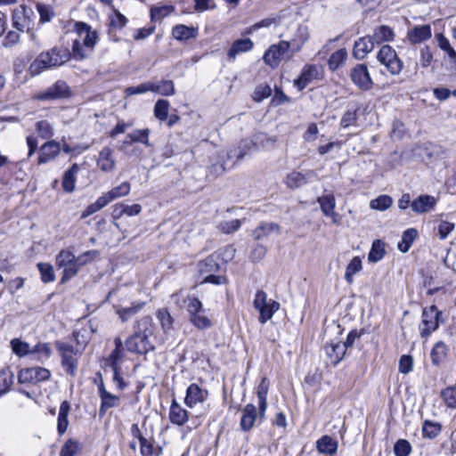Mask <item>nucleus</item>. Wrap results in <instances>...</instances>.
<instances>
[{"label": "nucleus", "instance_id": "obj_36", "mask_svg": "<svg viewBox=\"0 0 456 456\" xmlns=\"http://www.w3.org/2000/svg\"><path fill=\"white\" fill-rule=\"evenodd\" d=\"M448 346L443 342L436 343L431 350L430 357L434 365H439L447 357Z\"/></svg>", "mask_w": 456, "mask_h": 456}, {"label": "nucleus", "instance_id": "obj_38", "mask_svg": "<svg viewBox=\"0 0 456 456\" xmlns=\"http://www.w3.org/2000/svg\"><path fill=\"white\" fill-rule=\"evenodd\" d=\"M347 59V52L345 48L333 53L328 60L329 69L332 71L337 70L343 66Z\"/></svg>", "mask_w": 456, "mask_h": 456}, {"label": "nucleus", "instance_id": "obj_6", "mask_svg": "<svg viewBox=\"0 0 456 456\" xmlns=\"http://www.w3.org/2000/svg\"><path fill=\"white\" fill-rule=\"evenodd\" d=\"M36 14L32 8L21 4L12 11V27L19 32L29 31L35 24Z\"/></svg>", "mask_w": 456, "mask_h": 456}, {"label": "nucleus", "instance_id": "obj_24", "mask_svg": "<svg viewBox=\"0 0 456 456\" xmlns=\"http://www.w3.org/2000/svg\"><path fill=\"white\" fill-rule=\"evenodd\" d=\"M338 447V441L328 435L322 436L316 441V449L322 454L334 456Z\"/></svg>", "mask_w": 456, "mask_h": 456}, {"label": "nucleus", "instance_id": "obj_48", "mask_svg": "<svg viewBox=\"0 0 456 456\" xmlns=\"http://www.w3.org/2000/svg\"><path fill=\"white\" fill-rule=\"evenodd\" d=\"M151 92H158L164 96L175 94V85L171 80H162L159 83H151Z\"/></svg>", "mask_w": 456, "mask_h": 456}, {"label": "nucleus", "instance_id": "obj_25", "mask_svg": "<svg viewBox=\"0 0 456 456\" xmlns=\"http://www.w3.org/2000/svg\"><path fill=\"white\" fill-rule=\"evenodd\" d=\"M371 40L375 45H380L385 42H392L395 39V32L389 26L380 25L374 28Z\"/></svg>", "mask_w": 456, "mask_h": 456}, {"label": "nucleus", "instance_id": "obj_12", "mask_svg": "<svg viewBox=\"0 0 456 456\" xmlns=\"http://www.w3.org/2000/svg\"><path fill=\"white\" fill-rule=\"evenodd\" d=\"M98 394L101 398L99 415L104 416L107 410L118 407L120 403L119 396L108 392L102 381L98 385Z\"/></svg>", "mask_w": 456, "mask_h": 456}, {"label": "nucleus", "instance_id": "obj_4", "mask_svg": "<svg viewBox=\"0 0 456 456\" xmlns=\"http://www.w3.org/2000/svg\"><path fill=\"white\" fill-rule=\"evenodd\" d=\"M55 346L61 354L63 369L69 375L75 376L81 350L59 340L55 341Z\"/></svg>", "mask_w": 456, "mask_h": 456}, {"label": "nucleus", "instance_id": "obj_50", "mask_svg": "<svg viewBox=\"0 0 456 456\" xmlns=\"http://www.w3.org/2000/svg\"><path fill=\"white\" fill-rule=\"evenodd\" d=\"M393 205V199L388 195H380L370 201V208L374 210L385 211Z\"/></svg>", "mask_w": 456, "mask_h": 456}, {"label": "nucleus", "instance_id": "obj_43", "mask_svg": "<svg viewBox=\"0 0 456 456\" xmlns=\"http://www.w3.org/2000/svg\"><path fill=\"white\" fill-rule=\"evenodd\" d=\"M362 268V259L359 256H354L347 265L346 269L345 280L346 282L352 284L354 281V276L358 273Z\"/></svg>", "mask_w": 456, "mask_h": 456}, {"label": "nucleus", "instance_id": "obj_53", "mask_svg": "<svg viewBox=\"0 0 456 456\" xmlns=\"http://www.w3.org/2000/svg\"><path fill=\"white\" fill-rule=\"evenodd\" d=\"M151 130L149 128L145 129H138L126 135L127 138L131 140L133 142H141L144 145L151 147V143L149 142V134Z\"/></svg>", "mask_w": 456, "mask_h": 456}, {"label": "nucleus", "instance_id": "obj_62", "mask_svg": "<svg viewBox=\"0 0 456 456\" xmlns=\"http://www.w3.org/2000/svg\"><path fill=\"white\" fill-rule=\"evenodd\" d=\"M357 118V109L353 110H348L343 114L340 119V126L346 128L350 126H354L356 125Z\"/></svg>", "mask_w": 456, "mask_h": 456}, {"label": "nucleus", "instance_id": "obj_57", "mask_svg": "<svg viewBox=\"0 0 456 456\" xmlns=\"http://www.w3.org/2000/svg\"><path fill=\"white\" fill-rule=\"evenodd\" d=\"M36 131L42 139H49L53 135V127L46 120H40L36 124Z\"/></svg>", "mask_w": 456, "mask_h": 456}, {"label": "nucleus", "instance_id": "obj_37", "mask_svg": "<svg viewBox=\"0 0 456 456\" xmlns=\"http://www.w3.org/2000/svg\"><path fill=\"white\" fill-rule=\"evenodd\" d=\"M280 304L274 300L270 299L262 308L257 310L259 312L258 321L264 324L269 321L273 315L279 310Z\"/></svg>", "mask_w": 456, "mask_h": 456}, {"label": "nucleus", "instance_id": "obj_17", "mask_svg": "<svg viewBox=\"0 0 456 456\" xmlns=\"http://www.w3.org/2000/svg\"><path fill=\"white\" fill-rule=\"evenodd\" d=\"M113 150L110 147H104L99 152L97 159V167L105 173H110L115 169L116 161L113 157Z\"/></svg>", "mask_w": 456, "mask_h": 456}, {"label": "nucleus", "instance_id": "obj_55", "mask_svg": "<svg viewBox=\"0 0 456 456\" xmlns=\"http://www.w3.org/2000/svg\"><path fill=\"white\" fill-rule=\"evenodd\" d=\"M37 268L41 275V280L45 283L52 282L55 280L53 267L47 263H38Z\"/></svg>", "mask_w": 456, "mask_h": 456}, {"label": "nucleus", "instance_id": "obj_14", "mask_svg": "<svg viewBox=\"0 0 456 456\" xmlns=\"http://www.w3.org/2000/svg\"><path fill=\"white\" fill-rule=\"evenodd\" d=\"M208 396V390L202 389L198 384L192 383L186 389L184 403L192 408L196 404L205 402Z\"/></svg>", "mask_w": 456, "mask_h": 456}, {"label": "nucleus", "instance_id": "obj_21", "mask_svg": "<svg viewBox=\"0 0 456 456\" xmlns=\"http://www.w3.org/2000/svg\"><path fill=\"white\" fill-rule=\"evenodd\" d=\"M375 44L370 36L360 37L354 42L353 55L358 60H362L374 49Z\"/></svg>", "mask_w": 456, "mask_h": 456}, {"label": "nucleus", "instance_id": "obj_20", "mask_svg": "<svg viewBox=\"0 0 456 456\" xmlns=\"http://www.w3.org/2000/svg\"><path fill=\"white\" fill-rule=\"evenodd\" d=\"M53 62L48 52L41 53L30 64L28 71L31 76H37L46 69L56 67Z\"/></svg>", "mask_w": 456, "mask_h": 456}, {"label": "nucleus", "instance_id": "obj_56", "mask_svg": "<svg viewBox=\"0 0 456 456\" xmlns=\"http://www.w3.org/2000/svg\"><path fill=\"white\" fill-rule=\"evenodd\" d=\"M81 446L79 442L74 439H69L62 445L60 456H76Z\"/></svg>", "mask_w": 456, "mask_h": 456}, {"label": "nucleus", "instance_id": "obj_2", "mask_svg": "<svg viewBox=\"0 0 456 456\" xmlns=\"http://www.w3.org/2000/svg\"><path fill=\"white\" fill-rule=\"evenodd\" d=\"M97 251L88 250L76 256L71 251L61 249L56 256V265L63 269L62 281L77 275L81 266L87 263V256H95Z\"/></svg>", "mask_w": 456, "mask_h": 456}, {"label": "nucleus", "instance_id": "obj_54", "mask_svg": "<svg viewBox=\"0 0 456 456\" xmlns=\"http://www.w3.org/2000/svg\"><path fill=\"white\" fill-rule=\"evenodd\" d=\"M11 346L15 354L20 357L25 355H28L30 357L32 347H30L28 343L14 338L11 341Z\"/></svg>", "mask_w": 456, "mask_h": 456}, {"label": "nucleus", "instance_id": "obj_58", "mask_svg": "<svg viewBox=\"0 0 456 456\" xmlns=\"http://www.w3.org/2000/svg\"><path fill=\"white\" fill-rule=\"evenodd\" d=\"M131 190V185L128 182H124L118 186L112 188L108 191L109 198L112 200L129 194Z\"/></svg>", "mask_w": 456, "mask_h": 456}, {"label": "nucleus", "instance_id": "obj_22", "mask_svg": "<svg viewBox=\"0 0 456 456\" xmlns=\"http://www.w3.org/2000/svg\"><path fill=\"white\" fill-rule=\"evenodd\" d=\"M324 351L330 363L336 365L344 358L346 350L340 341H331L325 345Z\"/></svg>", "mask_w": 456, "mask_h": 456}, {"label": "nucleus", "instance_id": "obj_42", "mask_svg": "<svg viewBox=\"0 0 456 456\" xmlns=\"http://www.w3.org/2000/svg\"><path fill=\"white\" fill-rule=\"evenodd\" d=\"M442 431V425L438 422L425 420L422 424L423 437L435 439Z\"/></svg>", "mask_w": 456, "mask_h": 456}, {"label": "nucleus", "instance_id": "obj_46", "mask_svg": "<svg viewBox=\"0 0 456 456\" xmlns=\"http://www.w3.org/2000/svg\"><path fill=\"white\" fill-rule=\"evenodd\" d=\"M317 202L324 216L332 214V211L335 210L336 200L333 194L322 195L317 199Z\"/></svg>", "mask_w": 456, "mask_h": 456}, {"label": "nucleus", "instance_id": "obj_19", "mask_svg": "<svg viewBox=\"0 0 456 456\" xmlns=\"http://www.w3.org/2000/svg\"><path fill=\"white\" fill-rule=\"evenodd\" d=\"M259 419L256 408L252 403H248L242 410V415L240 422V428L244 432H248L254 427L255 421Z\"/></svg>", "mask_w": 456, "mask_h": 456}, {"label": "nucleus", "instance_id": "obj_31", "mask_svg": "<svg viewBox=\"0 0 456 456\" xmlns=\"http://www.w3.org/2000/svg\"><path fill=\"white\" fill-rule=\"evenodd\" d=\"M273 232L281 233V228L277 224L262 223L253 231L252 236L256 240H259Z\"/></svg>", "mask_w": 456, "mask_h": 456}, {"label": "nucleus", "instance_id": "obj_3", "mask_svg": "<svg viewBox=\"0 0 456 456\" xmlns=\"http://www.w3.org/2000/svg\"><path fill=\"white\" fill-rule=\"evenodd\" d=\"M74 29L83 41V45L79 40H75L72 45L73 53L80 60L86 59L88 57V53L83 46L92 52L99 39L98 32L84 21H77L74 25Z\"/></svg>", "mask_w": 456, "mask_h": 456}, {"label": "nucleus", "instance_id": "obj_60", "mask_svg": "<svg viewBox=\"0 0 456 456\" xmlns=\"http://www.w3.org/2000/svg\"><path fill=\"white\" fill-rule=\"evenodd\" d=\"M441 397L448 407L456 408V387H446L441 392Z\"/></svg>", "mask_w": 456, "mask_h": 456}, {"label": "nucleus", "instance_id": "obj_32", "mask_svg": "<svg viewBox=\"0 0 456 456\" xmlns=\"http://www.w3.org/2000/svg\"><path fill=\"white\" fill-rule=\"evenodd\" d=\"M94 332V330L91 323H88L85 327L73 331V337L77 346L84 349L91 339V334Z\"/></svg>", "mask_w": 456, "mask_h": 456}, {"label": "nucleus", "instance_id": "obj_28", "mask_svg": "<svg viewBox=\"0 0 456 456\" xmlns=\"http://www.w3.org/2000/svg\"><path fill=\"white\" fill-rule=\"evenodd\" d=\"M53 350L49 343H37L31 349L30 359L33 361L45 362L52 355Z\"/></svg>", "mask_w": 456, "mask_h": 456}, {"label": "nucleus", "instance_id": "obj_49", "mask_svg": "<svg viewBox=\"0 0 456 456\" xmlns=\"http://www.w3.org/2000/svg\"><path fill=\"white\" fill-rule=\"evenodd\" d=\"M256 151H257V149L255 145L253 137L251 139H244L240 141L238 148V153H234V156H236L237 159H242L246 155Z\"/></svg>", "mask_w": 456, "mask_h": 456}, {"label": "nucleus", "instance_id": "obj_9", "mask_svg": "<svg viewBox=\"0 0 456 456\" xmlns=\"http://www.w3.org/2000/svg\"><path fill=\"white\" fill-rule=\"evenodd\" d=\"M352 82L362 91H369L373 86L369 69L365 64H357L350 71Z\"/></svg>", "mask_w": 456, "mask_h": 456}, {"label": "nucleus", "instance_id": "obj_63", "mask_svg": "<svg viewBox=\"0 0 456 456\" xmlns=\"http://www.w3.org/2000/svg\"><path fill=\"white\" fill-rule=\"evenodd\" d=\"M143 303L134 305L129 307H123L118 311L119 317L123 322H126L129 318L138 313V311L143 306Z\"/></svg>", "mask_w": 456, "mask_h": 456}, {"label": "nucleus", "instance_id": "obj_40", "mask_svg": "<svg viewBox=\"0 0 456 456\" xmlns=\"http://www.w3.org/2000/svg\"><path fill=\"white\" fill-rule=\"evenodd\" d=\"M255 145L258 150H271L274 147L276 139L265 133H258L253 135Z\"/></svg>", "mask_w": 456, "mask_h": 456}, {"label": "nucleus", "instance_id": "obj_10", "mask_svg": "<svg viewBox=\"0 0 456 456\" xmlns=\"http://www.w3.org/2000/svg\"><path fill=\"white\" fill-rule=\"evenodd\" d=\"M289 50V43L281 40L279 44L272 45L264 54V61L271 68H277L281 61L282 56Z\"/></svg>", "mask_w": 456, "mask_h": 456}, {"label": "nucleus", "instance_id": "obj_44", "mask_svg": "<svg viewBox=\"0 0 456 456\" xmlns=\"http://www.w3.org/2000/svg\"><path fill=\"white\" fill-rule=\"evenodd\" d=\"M385 244L380 240H376L372 242L371 248L368 254V260L372 263H377L385 256Z\"/></svg>", "mask_w": 456, "mask_h": 456}, {"label": "nucleus", "instance_id": "obj_5", "mask_svg": "<svg viewBox=\"0 0 456 456\" xmlns=\"http://www.w3.org/2000/svg\"><path fill=\"white\" fill-rule=\"evenodd\" d=\"M377 60L384 65L387 71L393 75H398L403 68V61L398 57L395 50L389 45H384L377 54Z\"/></svg>", "mask_w": 456, "mask_h": 456}, {"label": "nucleus", "instance_id": "obj_61", "mask_svg": "<svg viewBox=\"0 0 456 456\" xmlns=\"http://www.w3.org/2000/svg\"><path fill=\"white\" fill-rule=\"evenodd\" d=\"M140 449L142 456H158V452L154 447V441L152 440L141 438Z\"/></svg>", "mask_w": 456, "mask_h": 456}, {"label": "nucleus", "instance_id": "obj_11", "mask_svg": "<svg viewBox=\"0 0 456 456\" xmlns=\"http://www.w3.org/2000/svg\"><path fill=\"white\" fill-rule=\"evenodd\" d=\"M71 95L69 86L62 80L56 81L53 85L41 92L37 98L42 101H51L67 98Z\"/></svg>", "mask_w": 456, "mask_h": 456}, {"label": "nucleus", "instance_id": "obj_23", "mask_svg": "<svg viewBox=\"0 0 456 456\" xmlns=\"http://www.w3.org/2000/svg\"><path fill=\"white\" fill-rule=\"evenodd\" d=\"M269 384L270 383L268 379L265 377L262 379L256 389L259 409V420L265 419V414L267 408V395L269 390Z\"/></svg>", "mask_w": 456, "mask_h": 456}, {"label": "nucleus", "instance_id": "obj_30", "mask_svg": "<svg viewBox=\"0 0 456 456\" xmlns=\"http://www.w3.org/2000/svg\"><path fill=\"white\" fill-rule=\"evenodd\" d=\"M80 170V167L74 163L67 171H65L61 182L62 188L67 192H72L75 190L77 175Z\"/></svg>", "mask_w": 456, "mask_h": 456}, {"label": "nucleus", "instance_id": "obj_51", "mask_svg": "<svg viewBox=\"0 0 456 456\" xmlns=\"http://www.w3.org/2000/svg\"><path fill=\"white\" fill-rule=\"evenodd\" d=\"M190 322L200 330H206L212 326V322L205 314V312H197V314L190 315Z\"/></svg>", "mask_w": 456, "mask_h": 456}, {"label": "nucleus", "instance_id": "obj_47", "mask_svg": "<svg viewBox=\"0 0 456 456\" xmlns=\"http://www.w3.org/2000/svg\"><path fill=\"white\" fill-rule=\"evenodd\" d=\"M170 103L167 100L159 99L154 105V117L159 121H166L168 118Z\"/></svg>", "mask_w": 456, "mask_h": 456}, {"label": "nucleus", "instance_id": "obj_59", "mask_svg": "<svg viewBox=\"0 0 456 456\" xmlns=\"http://www.w3.org/2000/svg\"><path fill=\"white\" fill-rule=\"evenodd\" d=\"M411 450V445L406 439H399L394 445V452L395 456H409Z\"/></svg>", "mask_w": 456, "mask_h": 456}, {"label": "nucleus", "instance_id": "obj_18", "mask_svg": "<svg viewBox=\"0 0 456 456\" xmlns=\"http://www.w3.org/2000/svg\"><path fill=\"white\" fill-rule=\"evenodd\" d=\"M432 36L431 27L428 24L415 26L407 32V38L411 44H420L429 39Z\"/></svg>", "mask_w": 456, "mask_h": 456}, {"label": "nucleus", "instance_id": "obj_41", "mask_svg": "<svg viewBox=\"0 0 456 456\" xmlns=\"http://www.w3.org/2000/svg\"><path fill=\"white\" fill-rule=\"evenodd\" d=\"M199 272L201 275L216 273L219 270V265L214 256H209L198 265Z\"/></svg>", "mask_w": 456, "mask_h": 456}, {"label": "nucleus", "instance_id": "obj_26", "mask_svg": "<svg viewBox=\"0 0 456 456\" xmlns=\"http://www.w3.org/2000/svg\"><path fill=\"white\" fill-rule=\"evenodd\" d=\"M253 46L254 43L250 38L235 40L227 53L229 60H235L238 54L249 52Z\"/></svg>", "mask_w": 456, "mask_h": 456}, {"label": "nucleus", "instance_id": "obj_1", "mask_svg": "<svg viewBox=\"0 0 456 456\" xmlns=\"http://www.w3.org/2000/svg\"><path fill=\"white\" fill-rule=\"evenodd\" d=\"M154 324L152 318L143 316L134 327V331L125 342L127 351L139 354H146L149 351L154 349V346L149 340V337L153 335Z\"/></svg>", "mask_w": 456, "mask_h": 456}, {"label": "nucleus", "instance_id": "obj_7", "mask_svg": "<svg viewBox=\"0 0 456 456\" xmlns=\"http://www.w3.org/2000/svg\"><path fill=\"white\" fill-rule=\"evenodd\" d=\"M51 378V372L44 367H29L21 369L18 374V382L20 384L37 385L40 382L48 380Z\"/></svg>", "mask_w": 456, "mask_h": 456}, {"label": "nucleus", "instance_id": "obj_27", "mask_svg": "<svg viewBox=\"0 0 456 456\" xmlns=\"http://www.w3.org/2000/svg\"><path fill=\"white\" fill-rule=\"evenodd\" d=\"M188 411L174 400L169 410V419L176 426H183L188 420Z\"/></svg>", "mask_w": 456, "mask_h": 456}, {"label": "nucleus", "instance_id": "obj_29", "mask_svg": "<svg viewBox=\"0 0 456 456\" xmlns=\"http://www.w3.org/2000/svg\"><path fill=\"white\" fill-rule=\"evenodd\" d=\"M198 35V29L194 27H189L183 24L175 26L172 29V36L175 39L183 42L191 38H195Z\"/></svg>", "mask_w": 456, "mask_h": 456}, {"label": "nucleus", "instance_id": "obj_64", "mask_svg": "<svg viewBox=\"0 0 456 456\" xmlns=\"http://www.w3.org/2000/svg\"><path fill=\"white\" fill-rule=\"evenodd\" d=\"M453 223L441 220L436 227L437 234L441 240H444L454 229Z\"/></svg>", "mask_w": 456, "mask_h": 456}, {"label": "nucleus", "instance_id": "obj_16", "mask_svg": "<svg viewBox=\"0 0 456 456\" xmlns=\"http://www.w3.org/2000/svg\"><path fill=\"white\" fill-rule=\"evenodd\" d=\"M436 200L431 195H419L411 203V208L417 214L428 213L435 208Z\"/></svg>", "mask_w": 456, "mask_h": 456}, {"label": "nucleus", "instance_id": "obj_35", "mask_svg": "<svg viewBox=\"0 0 456 456\" xmlns=\"http://www.w3.org/2000/svg\"><path fill=\"white\" fill-rule=\"evenodd\" d=\"M417 237L418 231L415 228H409L405 230L403 232L401 241L398 242V249L403 253L408 252Z\"/></svg>", "mask_w": 456, "mask_h": 456}, {"label": "nucleus", "instance_id": "obj_45", "mask_svg": "<svg viewBox=\"0 0 456 456\" xmlns=\"http://www.w3.org/2000/svg\"><path fill=\"white\" fill-rule=\"evenodd\" d=\"M47 52L50 53V57L53 59V63L55 64V66H61L64 64L69 60L70 57V53L66 48L53 47Z\"/></svg>", "mask_w": 456, "mask_h": 456}, {"label": "nucleus", "instance_id": "obj_52", "mask_svg": "<svg viewBox=\"0 0 456 456\" xmlns=\"http://www.w3.org/2000/svg\"><path fill=\"white\" fill-rule=\"evenodd\" d=\"M307 183V179L305 175L300 172H291L286 177V184L290 189H296L303 186Z\"/></svg>", "mask_w": 456, "mask_h": 456}, {"label": "nucleus", "instance_id": "obj_39", "mask_svg": "<svg viewBox=\"0 0 456 456\" xmlns=\"http://www.w3.org/2000/svg\"><path fill=\"white\" fill-rule=\"evenodd\" d=\"M156 317L165 333H168L173 329L174 318L167 308L159 309Z\"/></svg>", "mask_w": 456, "mask_h": 456}, {"label": "nucleus", "instance_id": "obj_34", "mask_svg": "<svg viewBox=\"0 0 456 456\" xmlns=\"http://www.w3.org/2000/svg\"><path fill=\"white\" fill-rule=\"evenodd\" d=\"M14 382V374L9 368L0 370V397L7 394Z\"/></svg>", "mask_w": 456, "mask_h": 456}, {"label": "nucleus", "instance_id": "obj_33", "mask_svg": "<svg viewBox=\"0 0 456 456\" xmlns=\"http://www.w3.org/2000/svg\"><path fill=\"white\" fill-rule=\"evenodd\" d=\"M70 411V404L68 401H63L60 405L59 415L57 419V429L59 434L62 435L66 432L69 425L68 415Z\"/></svg>", "mask_w": 456, "mask_h": 456}, {"label": "nucleus", "instance_id": "obj_13", "mask_svg": "<svg viewBox=\"0 0 456 456\" xmlns=\"http://www.w3.org/2000/svg\"><path fill=\"white\" fill-rule=\"evenodd\" d=\"M61 144L54 140L45 142L38 151L37 164L43 165L58 157Z\"/></svg>", "mask_w": 456, "mask_h": 456}, {"label": "nucleus", "instance_id": "obj_8", "mask_svg": "<svg viewBox=\"0 0 456 456\" xmlns=\"http://www.w3.org/2000/svg\"><path fill=\"white\" fill-rule=\"evenodd\" d=\"M439 315L440 312L435 305L424 308L422 312V321L419 325L421 337L429 336L438 328Z\"/></svg>", "mask_w": 456, "mask_h": 456}, {"label": "nucleus", "instance_id": "obj_15", "mask_svg": "<svg viewBox=\"0 0 456 456\" xmlns=\"http://www.w3.org/2000/svg\"><path fill=\"white\" fill-rule=\"evenodd\" d=\"M319 76L320 72L318 67L314 64H307L304 66L300 76L295 79L294 84L299 90H303L311 81L317 79Z\"/></svg>", "mask_w": 456, "mask_h": 456}]
</instances>
